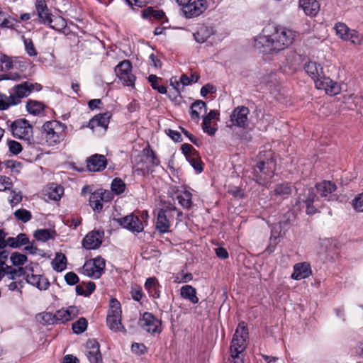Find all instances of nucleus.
<instances>
[{
  "label": "nucleus",
  "instance_id": "nucleus-42",
  "mask_svg": "<svg viewBox=\"0 0 363 363\" xmlns=\"http://www.w3.org/2000/svg\"><path fill=\"white\" fill-rule=\"evenodd\" d=\"M186 160L198 173H201L203 171L202 162L197 151L194 152L193 155L189 156Z\"/></svg>",
  "mask_w": 363,
  "mask_h": 363
},
{
  "label": "nucleus",
  "instance_id": "nucleus-32",
  "mask_svg": "<svg viewBox=\"0 0 363 363\" xmlns=\"http://www.w3.org/2000/svg\"><path fill=\"white\" fill-rule=\"evenodd\" d=\"M292 192V186L289 183H280L275 186L273 194L277 196L286 197Z\"/></svg>",
  "mask_w": 363,
  "mask_h": 363
},
{
  "label": "nucleus",
  "instance_id": "nucleus-12",
  "mask_svg": "<svg viewBox=\"0 0 363 363\" xmlns=\"http://www.w3.org/2000/svg\"><path fill=\"white\" fill-rule=\"evenodd\" d=\"M315 85L317 89L325 90V93L330 96L337 95L341 91L340 86L337 82L333 81L325 75H323L322 78L315 80Z\"/></svg>",
  "mask_w": 363,
  "mask_h": 363
},
{
  "label": "nucleus",
  "instance_id": "nucleus-54",
  "mask_svg": "<svg viewBox=\"0 0 363 363\" xmlns=\"http://www.w3.org/2000/svg\"><path fill=\"white\" fill-rule=\"evenodd\" d=\"M24 45L25 49L27 52V54L29 56H35L37 55V52L35 48V46L33 45V43L31 39L30 38H24Z\"/></svg>",
  "mask_w": 363,
  "mask_h": 363
},
{
  "label": "nucleus",
  "instance_id": "nucleus-37",
  "mask_svg": "<svg viewBox=\"0 0 363 363\" xmlns=\"http://www.w3.org/2000/svg\"><path fill=\"white\" fill-rule=\"evenodd\" d=\"M204 108L205 111H206V104L203 101L197 100L194 102L191 106V116L194 120H199L200 118V114L199 112V109L201 110Z\"/></svg>",
  "mask_w": 363,
  "mask_h": 363
},
{
  "label": "nucleus",
  "instance_id": "nucleus-1",
  "mask_svg": "<svg viewBox=\"0 0 363 363\" xmlns=\"http://www.w3.org/2000/svg\"><path fill=\"white\" fill-rule=\"evenodd\" d=\"M295 36V32L286 27L268 25L255 38L254 46L263 52H278L289 47Z\"/></svg>",
  "mask_w": 363,
  "mask_h": 363
},
{
  "label": "nucleus",
  "instance_id": "nucleus-49",
  "mask_svg": "<svg viewBox=\"0 0 363 363\" xmlns=\"http://www.w3.org/2000/svg\"><path fill=\"white\" fill-rule=\"evenodd\" d=\"M14 216L18 220H21L23 223L29 221L32 218L30 212L26 209L16 210L14 212Z\"/></svg>",
  "mask_w": 363,
  "mask_h": 363
},
{
  "label": "nucleus",
  "instance_id": "nucleus-63",
  "mask_svg": "<svg viewBox=\"0 0 363 363\" xmlns=\"http://www.w3.org/2000/svg\"><path fill=\"white\" fill-rule=\"evenodd\" d=\"M181 150L186 159L189 157V156H191L194 152L196 151L191 145L187 143L183 144L182 145Z\"/></svg>",
  "mask_w": 363,
  "mask_h": 363
},
{
  "label": "nucleus",
  "instance_id": "nucleus-23",
  "mask_svg": "<svg viewBox=\"0 0 363 363\" xmlns=\"http://www.w3.org/2000/svg\"><path fill=\"white\" fill-rule=\"evenodd\" d=\"M35 6L39 22L43 24H46L52 14L47 6L45 0H36Z\"/></svg>",
  "mask_w": 363,
  "mask_h": 363
},
{
  "label": "nucleus",
  "instance_id": "nucleus-39",
  "mask_svg": "<svg viewBox=\"0 0 363 363\" xmlns=\"http://www.w3.org/2000/svg\"><path fill=\"white\" fill-rule=\"evenodd\" d=\"M13 106H16V102L14 101L11 94L7 96L0 92V111L7 110Z\"/></svg>",
  "mask_w": 363,
  "mask_h": 363
},
{
  "label": "nucleus",
  "instance_id": "nucleus-27",
  "mask_svg": "<svg viewBox=\"0 0 363 363\" xmlns=\"http://www.w3.org/2000/svg\"><path fill=\"white\" fill-rule=\"evenodd\" d=\"M160 285L155 277H149L145 283V289L147 291L150 296L154 298H159L160 292L159 288Z\"/></svg>",
  "mask_w": 363,
  "mask_h": 363
},
{
  "label": "nucleus",
  "instance_id": "nucleus-56",
  "mask_svg": "<svg viewBox=\"0 0 363 363\" xmlns=\"http://www.w3.org/2000/svg\"><path fill=\"white\" fill-rule=\"evenodd\" d=\"M12 186L13 183L9 177L0 175V191L10 189Z\"/></svg>",
  "mask_w": 363,
  "mask_h": 363
},
{
  "label": "nucleus",
  "instance_id": "nucleus-16",
  "mask_svg": "<svg viewBox=\"0 0 363 363\" xmlns=\"http://www.w3.org/2000/svg\"><path fill=\"white\" fill-rule=\"evenodd\" d=\"M87 358L90 363H104L100 352L99 343L94 339L86 342Z\"/></svg>",
  "mask_w": 363,
  "mask_h": 363
},
{
  "label": "nucleus",
  "instance_id": "nucleus-22",
  "mask_svg": "<svg viewBox=\"0 0 363 363\" xmlns=\"http://www.w3.org/2000/svg\"><path fill=\"white\" fill-rule=\"evenodd\" d=\"M311 274L310 264L306 262L296 264L294 267V272L291 278L295 280H301L307 278Z\"/></svg>",
  "mask_w": 363,
  "mask_h": 363
},
{
  "label": "nucleus",
  "instance_id": "nucleus-13",
  "mask_svg": "<svg viewBox=\"0 0 363 363\" xmlns=\"http://www.w3.org/2000/svg\"><path fill=\"white\" fill-rule=\"evenodd\" d=\"M250 110L245 106L236 107L230 115V121L233 125L245 128L247 125Z\"/></svg>",
  "mask_w": 363,
  "mask_h": 363
},
{
  "label": "nucleus",
  "instance_id": "nucleus-52",
  "mask_svg": "<svg viewBox=\"0 0 363 363\" xmlns=\"http://www.w3.org/2000/svg\"><path fill=\"white\" fill-rule=\"evenodd\" d=\"M26 269H29L31 272L33 271V268L26 267V268H23L22 267H18L17 269L13 268L12 270L11 274L9 277V279L14 280L17 277H21L23 275H25L26 274Z\"/></svg>",
  "mask_w": 363,
  "mask_h": 363
},
{
  "label": "nucleus",
  "instance_id": "nucleus-9",
  "mask_svg": "<svg viewBox=\"0 0 363 363\" xmlns=\"http://www.w3.org/2000/svg\"><path fill=\"white\" fill-rule=\"evenodd\" d=\"M106 267L105 259L101 257L86 261L83 265V273L91 278L99 279L104 272Z\"/></svg>",
  "mask_w": 363,
  "mask_h": 363
},
{
  "label": "nucleus",
  "instance_id": "nucleus-38",
  "mask_svg": "<svg viewBox=\"0 0 363 363\" xmlns=\"http://www.w3.org/2000/svg\"><path fill=\"white\" fill-rule=\"evenodd\" d=\"M164 16L165 14L162 10H155L152 7H147L142 11L143 18L153 17L155 19L161 20Z\"/></svg>",
  "mask_w": 363,
  "mask_h": 363
},
{
  "label": "nucleus",
  "instance_id": "nucleus-35",
  "mask_svg": "<svg viewBox=\"0 0 363 363\" xmlns=\"http://www.w3.org/2000/svg\"><path fill=\"white\" fill-rule=\"evenodd\" d=\"M55 235V231L51 230L50 229H39L37 230L34 233V236L38 240H41L43 242L54 238Z\"/></svg>",
  "mask_w": 363,
  "mask_h": 363
},
{
  "label": "nucleus",
  "instance_id": "nucleus-3",
  "mask_svg": "<svg viewBox=\"0 0 363 363\" xmlns=\"http://www.w3.org/2000/svg\"><path fill=\"white\" fill-rule=\"evenodd\" d=\"M67 125L57 121H49L42 126V134L49 146L60 144L64 140Z\"/></svg>",
  "mask_w": 363,
  "mask_h": 363
},
{
  "label": "nucleus",
  "instance_id": "nucleus-41",
  "mask_svg": "<svg viewBox=\"0 0 363 363\" xmlns=\"http://www.w3.org/2000/svg\"><path fill=\"white\" fill-rule=\"evenodd\" d=\"M89 205L94 211L100 212L103 208L102 201L98 192L96 191L91 194L89 196Z\"/></svg>",
  "mask_w": 363,
  "mask_h": 363
},
{
  "label": "nucleus",
  "instance_id": "nucleus-31",
  "mask_svg": "<svg viewBox=\"0 0 363 363\" xmlns=\"http://www.w3.org/2000/svg\"><path fill=\"white\" fill-rule=\"evenodd\" d=\"M66 256L61 252L56 253L55 258L52 261L53 269L56 272H62L66 268Z\"/></svg>",
  "mask_w": 363,
  "mask_h": 363
},
{
  "label": "nucleus",
  "instance_id": "nucleus-5",
  "mask_svg": "<svg viewBox=\"0 0 363 363\" xmlns=\"http://www.w3.org/2000/svg\"><path fill=\"white\" fill-rule=\"evenodd\" d=\"M247 337V328L245 323L242 322L239 323L231 342L230 353L232 358L238 357V355L245 350Z\"/></svg>",
  "mask_w": 363,
  "mask_h": 363
},
{
  "label": "nucleus",
  "instance_id": "nucleus-20",
  "mask_svg": "<svg viewBox=\"0 0 363 363\" xmlns=\"http://www.w3.org/2000/svg\"><path fill=\"white\" fill-rule=\"evenodd\" d=\"M206 1L205 0H198L192 4L186 5L183 9L184 15L186 18H193L199 16L206 9Z\"/></svg>",
  "mask_w": 363,
  "mask_h": 363
},
{
  "label": "nucleus",
  "instance_id": "nucleus-47",
  "mask_svg": "<svg viewBox=\"0 0 363 363\" xmlns=\"http://www.w3.org/2000/svg\"><path fill=\"white\" fill-rule=\"evenodd\" d=\"M148 81L151 84V86L153 89L157 90L160 94H166L167 89L163 85L158 84V77L155 74H150L148 77Z\"/></svg>",
  "mask_w": 363,
  "mask_h": 363
},
{
  "label": "nucleus",
  "instance_id": "nucleus-61",
  "mask_svg": "<svg viewBox=\"0 0 363 363\" xmlns=\"http://www.w3.org/2000/svg\"><path fill=\"white\" fill-rule=\"evenodd\" d=\"M0 62L4 64L8 69L13 67L12 58L5 54L0 53Z\"/></svg>",
  "mask_w": 363,
  "mask_h": 363
},
{
  "label": "nucleus",
  "instance_id": "nucleus-8",
  "mask_svg": "<svg viewBox=\"0 0 363 363\" xmlns=\"http://www.w3.org/2000/svg\"><path fill=\"white\" fill-rule=\"evenodd\" d=\"M177 211L178 217L182 216V212L177 211L174 206H167L165 208H162L159 211L157 222L156 229L160 233H165L169 231L170 228V218L172 217V212Z\"/></svg>",
  "mask_w": 363,
  "mask_h": 363
},
{
  "label": "nucleus",
  "instance_id": "nucleus-15",
  "mask_svg": "<svg viewBox=\"0 0 363 363\" xmlns=\"http://www.w3.org/2000/svg\"><path fill=\"white\" fill-rule=\"evenodd\" d=\"M107 165V160L103 155L94 154L86 159V167L89 172H101Z\"/></svg>",
  "mask_w": 363,
  "mask_h": 363
},
{
  "label": "nucleus",
  "instance_id": "nucleus-43",
  "mask_svg": "<svg viewBox=\"0 0 363 363\" xmlns=\"http://www.w3.org/2000/svg\"><path fill=\"white\" fill-rule=\"evenodd\" d=\"M336 34L342 40H347L349 33L351 30L344 23L338 22L335 25Z\"/></svg>",
  "mask_w": 363,
  "mask_h": 363
},
{
  "label": "nucleus",
  "instance_id": "nucleus-55",
  "mask_svg": "<svg viewBox=\"0 0 363 363\" xmlns=\"http://www.w3.org/2000/svg\"><path fill=\"white\" fill-rule=\"evenodd\" d=\"M8 146L9 151L15 155L19 154L22 151V145L16 140H9L8 142Z\"/></svg>",
  "mask_w": 363,
  "mask_h": 363
},
{
  "label": "nucleus",
  "instance_id": "nucleus-45",
  "mask_svg": "<svg viewBox=\"0 0 363 363\" xmlns=\"http://www.w3.org/2000/svg\"><path fill=\"white\" fill-rule=\"evenodd\" d=\"M111 186V191L114 192L116 195L122 194L125 189V184L120 178L113 179Z\"/></svg>",
  "mask_w": 363,
  "mask_h": 363
},
{
  "label": "nucleus",
  "instance_id": "nucleus-40",
  "mask_svg": "<svg viewBox=\"0 0 363 363\" xmlns=\"http://www.w3.org/2000/svg\"><path fill=\"white\" fill-rule=\"evenodd\" d=\"M211 35L210 30L206 26H201L199 29L194 34V38L196 42L203 43L207 40V39Z\"/></svg>",
  "mask_w": 363,
  "mask_h": 363
},
{
  "label": "nucleus",
  "instance_id": "nucleus-10",
  "mask_svg": "<svg viewBox=\"0 0 363 363\" xmlns=\"http://www.w3.org/2000/svg\"><path fill=\"white\" fill-rule=\"evenodd\" d=\"M115 73L124 85H134L135 77L132 74V64L129 60L121 62L115 67Z\"/></svg>",
  "mask_w": 363,
  "mask_h": 363
},
{
  "label": "nucleus",
  "instance_id": "nucleus-21",
  "mask_svg": "<svg viewBox=\"0 0 363 363\" xmlns=\"http://www.w3.org/2000/svg\"><path fill=\"white\" fill-rule=\"evenodd\" d=\"M26 281L28 284L35 286L40 291L48 289L50 284L45 277L40 274H28Z\"/></svg>",
  "mask_w": 363,
  "mask_h": 363
},
{
  "label": "nucleus",
  "instance_id": "nucleus-7",
  "mask_svg": "<svg viewBox=\"0 0 363 363\" xmlns=\"http://www.w3.org/2000/svg\"><path fill=\"white\" fill-rule=\"evenodd\" d=\"M159 164L160 160L148 145L142 151L141 159L138 162V165H141V167L137 168L136 171L141 172L143 175L149 174L153 172L154 167Z\"/></svg>",
  "mask_w": 363,
  "mask_h": 363
},
{
  "label": "nucleus",
  "instance_id": "nucleus-51",
  "mask_svg": "<svg viewBox=\"0 0 363 363\" xmlns=\"http://www.w3.org/2000/svg\"><path fill=\"white\" fill-rule=\"evenodd\" d=\"M97 118V122H99V125L100 127L107 128L109 119L111 118V113L109 112H106L102 114H98L96 116Z\"/></svg>",
  "mask_w": 363,
  "mask_h": 363
},
{
  "label": "nucleus",
  "instance_id": "nucleus-30",
  "mask_svg": "<svg viewBox=\"0 0 363 363\" xmlns=\"http://www.w3.org/2000/svg\"><path fill=\"white\" fill-rule=\"evenodd\" d=\"M9 247L12 248H19L22 245L29 243V238L25 233H20L16 238H8Z\"/></svg>",
  "mask_w": 363,
  "mask_h": 363
},
{
  "label": "nucleus",
  "instance_id": "nucleus-2",
  "mask_svg": "<svg viewBox=\"0 0 363 363\" xmlns=\"http://www.w3.org/2000/svg\"><path fill=\"white\" fill-rule=\"evenodd\" d=\"M271 150L261 152L259 154V161L254 169V177L257 183L263 184L271 179L276 169V161Z\"/></svg>",
  "mask_w": 363,
  "mask_h": 363
},
{
  "label": "nucleus",
  "instance_id": "nucleus-34",
  "mask_svg": "<svg viewBox=\"0 0 363 363\" xmlns=\"http://www.w3.org/2000/svg\"><path fill=\"white\" fill-rule=\"evenodd\" d=\"M63 193L64 189L62 186L52 184L48 191V196L49 199L59 201Z\"/></svg>",
  "mask_w": 363,
  "mask_h": 363
},
{
  "label": "nucleus",
  "instance_id": "nucleus-58",
  "mask_svg": "<svg viewBox=\"0 0 363 363\" xmlns=\"http://www.w3.org/2000/svg\"><path fill=\"white\" fill-rule=\"evenodd\" d=\"M65 280L68 285L72 286L77 284L79 279L74 272H70L65 275Z\"/></svg>",
  "mask_w": 363,
  "mask_h": 363
},
{
  "label": "nucleus",
  "instance_id": "nucleus-46",
  "mask_svg": "<svg viewBox=\"0 0 363 363\" xmlns=\"http://www.w3.org/2000/svg\"><path fill=\"white\" fill-rule=\"evenodd\" d=\"M87 327V320L84 318H80L72 324L73 332L76 334H80L84 332Z\"/></svg>",
  "mask_w": 363,
  "mask_h": 363
},
{
  "label": "nucleus",
  "instance_id": "nucleus-50",
  "mask_svg": "<svg viewBox=\"0 0 363 363\" xmlns=\"http://www.w3.org/2000/svg\"><path fill=\"white\" fill-rule=\"evenodd\" d=\"M347 40H350L354 45H361L363 43V35L355 30H351Z\"/></svg>",
  "mask_w": 363,
  "mask_h": 363
},
{
  "label": "nucleus",
  "instance_id": "nucleus-14",
  "mask_svg": "<svg viewBox=\"0 0 363 363\" xmlns=\"http://www.w3.org/2000/svg\"><path fill=\"white\" fill-rule=\"evenodd\" d=\"M140 324L143 330L147 333L154 334L156 333H160L159 329L162 324L161 320L156 318L152 313L145 312L144 313L142 319L140 320Z\"/></svg>",
  "mask_w": 363,
  "mask_h": 363
},
{
  "label": "nucleus",
  "instance_id": "nucleus-48",
  "mask_svg": "<svg viewBox=\"0 0 363 363\" xmlns=\"http://www.w3.org/2000/svg\"><path fill=\"white\" fill-rule=\"evenodd\" d=\"M306 191V198L302 199L301 197H298L297 202L301 203L303 202L304 203H313L315 199L316 198V194L314 192V190L312 188H308L305 190Z\"/></svg>",
  "mask_w": 363,
  "mask_h": 363
},
{
  "label": "nucleus",
  "instance_id": "nucleus-11",
  "mask_svg": "<svg viewBox=\"0 0 363 363\" xmlns=\"http://www.w3.org/2000/svg\"><path fill=\"white\" fill-rule=\"evenodd\" d=\"M115 220L123 228L133 233H140L144 229L142 221L134 214H130L123 218H116Z\"/></svg>",
  "mask_w": 363,
  "mask_h": 363
},
{
  "label": "nucleus",
  "instance_id": "nucleus-44",
  "mask_svg": "<svg viewBox=\"0 0 363 363\" xmlns=\"http://www.w3.org/2000/svg\"><path fill=\"white\" fill-rule=\"evenodd\" d=\"M10 260L13 266L21 267L27 262V257L23 254L14 252L11 255Z\"/></svg>",
  "mask_w": 363,
  "mask_h": 363
},
{
  "label": "nucleus",
  "instance_id": "nucleus-28",
  "mask_svg": "<svg viewBox=\"0 0 363 363\" xmlns=\"http://www.w3.org/2000/svg\"><path fill=\"white\" fill-rule=\"evenodd\" d=\"M180 294L183 298L190 301L192 303H197L199 298L196 296V290L191 285L183 286L180 289Z\"/></svg>",
  "mask_w": 363,
  "mask_h": 363
},
{
  "label": "nucleus",
  "instance_id": "nucleus-60",
  "mask_svg": "<svg viewBox=\"0 0 363 363\" xmlns=\"http://www.w3.org/2000/svg\"><path fill=\"white\" fill-rule=\"evenodd\" d=\"M23 286V281L22 280H20L18 281H12L9 284L8 287L10 291H17L20 294H21Z\"/></svg>",
  "mask_w": 363,
  "mask_h": 363
},
{
  "label": "nucleus",
  "instance_id": "nucleus-53",
  "mask_svg": "<svg viewBox=\"0 0 363 363\" xmlns=\"http://www.w3.org/2000/svg\"><path fill=\"white\" fill-rule=\"evenodd\" d=\"M39 317L42 318L43 324H56L55 313H52L50 312L43 313L39 314Z\"/></svg>",
  "mask_w": 363,
  "mask_h": 363
},
{
  "label": "nucleus",
  "instance_id": "nucleus-18",
  "mask_svg": "<svg viewBox=\"0 0 363 363\" xmlns=\"http://www.w3.org/2000/svg\"><path fill=\"white\" fill-rule=\"evenodd\" d=\"M78 309L76 306H69L66 309L62 308L55 312L56 324L65 323L78 315Z\"/></svg>",
  "mask_w": 363,
  "mask_h": 363
},
{
  "label": "nucleus",
  "instance_id": "nucleus-33",
  "mask_svg": "<svg viewBox=\"0 0 363 363\" xmlns=\"http://www.w3.org/2000/svg\"><path fill=\"white\" fill-rule=\"evenodd\" d=\"M44 104L38 101L28 100L26 103L27 111L33 115H38L44 110Z\"/></svg>",
  "mask_w": 363,
  "mask_h": 363
},
{
  "label": "nucleus",
  "instance_id": "nucleus-19",
  "mask_svg": "<svg viewBox=\"0 0 363 363\" xmlns=\"http://www.w3.org/2000/svg\"><path fill=\"white\" fill-rule=\"evenodd\" d=\"M16 105L21 102L22 99L28 96L30 94L28 86V81L13 86L9 91Z\"/></svg>",
  "mask_w": 363,
  "mask_h": 363
},
{
  "label": "nucleus",
  "instance_id": "nucleus-59",
  "mask_svg": "<svg viewBox=\"0 0 363 363\" xmlns=\"http://www.w3.org/2000/svg\"><path fill=\"white\" fill-rule=\"evenodd\" d=\"M352 206L356 211H363V193L352 201Z\"/></svg>",
  "mask_w": 363,
  "mask_h": 363
},
{
  "label": "nucleus",
  "instance_id": "nucleus-29",
  "mask_svg": "<svg viewBox=\"0 0 363 363\" xmlns=\"http://www.w3.org/2000/svg\"><path fill=\"white\" fill-rule=\"evenodd\" d=\"M45 25H48L53 30L57 31H61L67 27V22L61 16H51Z\"/></svg>",
  "mask_w": 363,
  "mask_h": 363
},
{
  "label": "nucleus",
  "instance_id": "nucleus-6",
  "mask_svg": "<svg viewBox=\"0 0 363 363\" xmlns=\"http://www.w3.org/2000/svg\"><path fill=\"white\" fill-rule=\"evenodd\" d=\"M121 313L120 302L116 298H111L110 309L106 317V323L108 327L114 332H126L121 323Z\"/></svg>",
  "mask_w": 363,
  "mask_h": 363
},
{
  "label": "nucleus",
  "instance_id": "nucleus-25",
  "mask_svg": "<svg viewBox=\"0 0 363 363\" xmlns=\"http://www.w3.org/2000/svg\"><path fill=\"white\" fill-rule=\"evenodd\" d=\"M304 69L306 72L311 77L314 82L318 78H322L323 73V67L315 62L310 61L305 64Z\"/></svg>",
  "mask_w": 363,
  "mask_h": 363
},
{
  "label": "nucleus",
  "instance_id": "nucleus-62",
  "mask_svg": "<svg viewBox=\"0 0 363 363\" xmlns=\"http://www.w3.org/2000/svg\"><path fill=\"white\" fill-rule=\"evenodd\" d=\"M11 199L9 200L11 206H14L20 203L22 200V195L21 192H16L15 191H11Z\"/></svg>",
  "mask_w": 363,
  "mask_h": 363
},
{
  "label": "nucleus",
  "instance_id": "nucleus-64",
  "mask_svg": "<svg viewBox=\"0 0 363 363\" xmlns=\"http://www.w3.org/2000/svg\"><path fill=\"white\" fill-rule=\"evenodd\" d=\"M216 91V89L213 85L211 84H206L203 86L201 89V95L205 97L208 93H215Z\"/></svg>",
  "mask_w": 363,
  "mask_h": 363
},
{
  "label": "nucleus",
  "instance_id": "nucleus-57",
  "mask_svg": "<svg viewBox=\"0 0 363 363\" xmlns=\"http://www.w3.org/2000/svg\"><path fill=\"white\" fill-rule=\"evenodd\" d=\"M96 191L99 193L100 199L103 202H109L113 198V193L108 190H103V189H100L96 190Z\"/></svg>",
  "mask_w": 363,
  "mask_h": 363
},
{
  "label": "nucleus",
  "instance_id": "nucleus-36",
  "mask_svg": "<svg viewBox=\"0 0 363 363\" xmlns=\"http://www.w3.org/2000/svg\"><path fill=\"white\" fill-rule=\"evenodd\" d=\"M191 196V193L184 191L177 195V199L183 208H189L192 204Z\"/></svg>",
  "mask_w": 363,
  "mask_h": 363
},
{
  "label": "nucleus",
  "instance_id": "nucleus-26",
  "mask_svg": "<svg viewBox=\"0 0 363 363\" xmlns=\"http://www.w3.org/2000/svg\"><path fill=\"white\" fill-rule=\"evenodd\" d=\"M315 188L321 197H327L336 190L337 186L333 182L324 180L316 184Z\"/></svg>",
  "mask_w": 363,
  "mask_h": 363
},
{
  "label": "nucleus",
  "instance_id": "nucleus-4",
  "mask_svg": "<svg viewBox=\"0 0 363 363\" xmlns=\"http://www.w3.org/2000/svg\"><path fill=\"white\" fill-rule=\"evenodd\" d=\"M9 130L16 138L23 140L28 145L35 143L33 135V126L25 118L13 121L9 125Z\"/></svg>",
  "mask_w": 363,
  "mask_h": 363
},
{
  "label": "nucleus",
  "instance_id": "nucleus-24",
  "mask_svg": "<svg viewBox=\"0 0 363 363\" xmlns=\"http://www.w3.org/2000/svg\"><path fill=\"white\" fill-rule=\"evenodd\" d=\"M299 5L308 16H315L320 10V4L316 0H299Z\"/></svg>",
  "mask_w": 363,
  "mask_h": 363
},
{
  "label": "nucleus",
  "instance_id": "nucleus-17",
  "mask_svg": "<svg viewBox=\"0 0 363 363\" xmlns=\"http://www.w3.org/2000/svg\"><path fill=\"white\" fill-rule=\"evenodd\" d=\"M104 235V232L92 231L89 233L83 239L82 245L87 250H95L101 245L100 238Z\"/></svg>",
  "mask_w": 363,
  "mask_h": 363
}]
</instances>
